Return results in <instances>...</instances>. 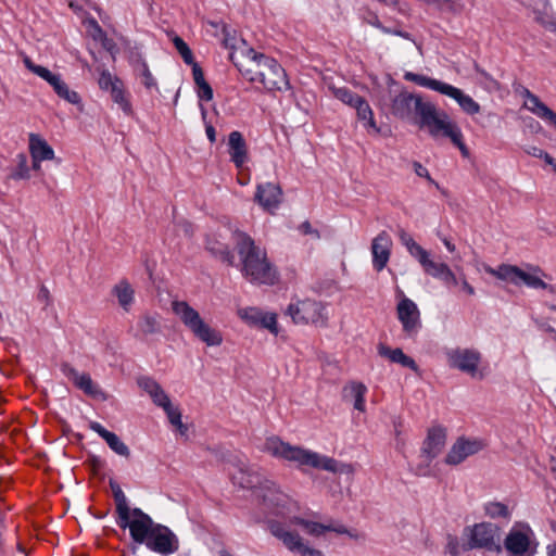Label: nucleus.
Wrapping results in <instances>:
<instances>
[{
	"instance_id": "nucleus-4",
	"label": "nucleus",
	"mask_w": 556,
	"mask_h": 556,
	"mask_svg": "<svg viewBox=\"0 0 556 556\" xmlns=\"http://www.w3.org/2000/svg\"><path fill=\"white\" fill-rule=\"evenodd\" d=\"M235 484L242 489L254 490L258 500L268 508L274 509L283 505V494L277 490L275 482L265 479L258 472L249 467H239L231 476Z\"/></svg>"
},
{
	"instance_id": "nucleus-62",
	"label": "nucleus",
	"mask_w": 556,
	"mask_h": 556,
	"mask_svg": "<svg viewBox=\"0 0 556 556\" xmlns=\"http://www.w3.org/2000/svg\"><path fill=\"white\" fill-rule=\"evenodd\" d=\"M476 72L486 81L491 84L493 88H498L500 84L495 80L486 71L481 68L478 64L475 65Z\"/></svg>"
},
{
	"instance_id": "nucleus-24",
	"label": "nucleus",
	"mask_w": 556,
	"mask_h": 556,
	"mask_svg": "<svg viewBox=\"0 0 556 556\" xmlns=\"http://www.w3.org/2000/svg\"><path fill=\"white\" fill-rule=\"evenodd\" d=\"M292 523L302 527L307 531L308 534L319 536L327 531L336 532L338 534H349L352 536L348 528L341 523L337 525H324L320 522L309 521L301 517H294L291 520Z\"/></svg>"
},
{
	"instance_id": "nucleus-30",
	"label": "nucleus",
	"mask_w": 556,
	"mask_h": 556,
	"mask_svg": "<svg viewBox=\"0 0 556 556\" xmlns=\"http://www.w3.org/2000/svg\"><path fill=\"white\" fill-rule=\"evenodd\" d=\"M367 392V388L362 382H351L350 384L343 388V399L344 400H354V408L364 412L365 410V394Z\"/></svg>"
},
{
	"instance_id": "nucleus-27",
	"label": "nucleus",
	"mask_w": 556,
	"mask_h": 556,
	"mask_svg": "<svg viewBox=\"0 0 556 556\" xmlns=\"http://www.w3.org/2000/svg\"><path fill=\"white\" fill-rule=\"evenodd\" d=\"M421 266L427 275L442 280L446 286L458 285L457 277L445 263H437L428 257Z\"/></svg>"
},
{
	"instance_id": "nucleus-64",
	"label": "nucleus",
	"mask_w": 556,
	"mask_h": 556,
	"mask_svg": "<svg viewBox=\"0 0 556 556\" xmlns=\"http://www.w3.org/2000/svg\"><path fill=\"white\" fill-rule=\"evenodd\" d=\"M541 104H542V101L540 100V98L538 96L533 94L532 92H528V103L526 104L528 110H530L531 112H534Z\"/></svg>"
},
{
	"instance_id": "nucleus-58",
	"label": "nucleus",
	"mask_w": 556,
	"mask_h": 556,
	"mask_svg": "<svg viewBox=\"0 0 556 556\" xmlns=\"http://www.w3.org/2000/svg\"><path fill=\"white\" fill-rule=\"evenodd\" d=\"M163 409L166 413L167 418L173 426L180 424L181 413L178 407H174L173 404L170 403L167 408H163Z\"/></svg>"
},
{
	"instance_id": "nucleus-23",
	"label": "nucleus",
	"mask_w": 556,
	"mask_h": 556,
	"mask_svg": "<svg viewBox=\"0 0 556 556\" xmlns=\"http://www.w3.org/2000/svg\"><path fill=\"white\" fill-rule=\"evenodd\" d=\"M269 530L274 536L282 541L288 549L301 555V551L305 544L299 533L286 530L281 522L275 520L269 522Z\"/></svg>"
},
{
	"instance_id": "nucleus-50",
	"label": "nucleus",
	"mask_w": 556,
	"mask_h": 556,
	"mask_svg": "<svg viewBox=\"0 0 556 556\" xmlns=\"http://www.w3.org/2000/svg\"><path fill=\"white\" fill-rule=\"evenodd\" d=\"M446 541L445 552L451 556H459L460 552H464L456 535L447 534Z\"/></svg>"
},
{
	"instance_id": "nucleus-33",
	"label": "nucleus",
	"mask_w": 556,
	"mask_h": 556,
	"mask_svg": "<svg viewBox=\"0 0 556 556\" xmlns=\"http://www.w3.org/2000/svg\"><path fill=\"white\" fill-rule=\"evenodd\" d=\"M356 114L357 118L364 123V127L366 129L371 130L375 134L380 132V128L377 126L376 121L374 119L372 110L366 99L358 100Z\"/></svg>"
},
{
	"instance_id": "nucleus-22",
	"label": "nucleus",
	"mask_w": 556,
	"mask_h": 556,
	"mask_svg": "<svg viewBox=\"0 0 556 556\" xmlns=\"http://www.w3.org/2000/svg\"><path fill=\"white\" fill-rule=\"evenodd\" d=\"M228 153L237 168H241L248 161V146L243 135L233 130L228 136Z\"/></svg>"
},
{
	"instance_id": "nucleus-14",
	"label": "nucleus",
	"mask_w": 556,
	"mask_h": 556,
	"mask_svg": "<svg viewBox=\"0 0 556 556\" xmlns=\"http://www.w3.org/2000/svg\"><path fill=\"white\" fill-rule=\"evenodd\" d=\"M397 318L407 337H415L421 328L420 312L414 301L404 296L396 306Z\"/></svg>"
},
{
	"instance_id": "nucleus-2",
	"label": "nucleus",
	"mask_w": 556,
	"mask_h": 556,
	"mask_svg": "<svg viewBox=\"0 0 556 556\" xmlns=\"http://www.w3.org/2000/svg\"><path fill=\"white\" fill-rule=\"evenodd\" d=\"M391 114L396 118L417 125L420 129L427 128L429 135L443 119L435 104L419 93L403 89L391 100Z\"/></svg>"
},
{
	"instance_id": "nucleus-1",
	"label": "nucleus",
	"mask_w": 556,
	"mask_h": 556,
	"mask_svg": "<svg viewBox=\"0 0 556 556\" xmlns=\"http://www.w3.org/2000/svg\"><path fill=\"white\" fill-rule=\"evenodd\" d=\"M236 250L241 260V273L253 283L273 286L278 277L277 271L267 260L266 252L255 244L248 233L236 230L233 232Z\"/></svg>"
},
{
	"instance_id": "nucleus-35",
	"label": "nucleus",
	"mask_w": 556,
	"mask_h": 556,
	"mask_svg": "<svg viewBox=\"0 0 556 556\" xmlns=\"http://www.w3.org/2000/svg\"><path fill=\"white\" fill-rule=\"evenodd\" d=\"M229 59L244 78H247L251 83H260L258 72L256 71V67L252 65V63L245 64L244 62H241L239 60V55L236 52H231L229 54Z\"/></svg>"
},
{
	"instance_id": "nucleus-61",
	"label": "nucleus",
	"mask_w": 556,
	"mask_h": 556,
	"mask_svg": "<svg viewBox=\"0 0 556 556\" xmlns=\"http://www.w3.org/2000/svg\"><path fill=\"white\" fill-rule=\"evenodd\" d=\"M190 65L192 66V76H193L194 84L198 85L199 83L204 81L205 80L204 73H203V70L201 68V66L197 62H193Z\"/></svg>"
},
{
	"instance_id": "nucleus-60",
	"label": "nucleus",
	"mask_w": 556,
	"mask_h": 556,
	"mask_svg": "<svg viewBox=\"0 0 556 556\" xmlns=\"http://www.w3.org/2000/svg\"><path fill=\"white\" fill-rule=\"evenodd\" d=\"M399 238L401 243L405 245L407 250L410 249L416 243L414 238L403 228L399 230Z\"/></svg>"
},
{
	"instance_id": "nucleus-52",
	"label": "nucleus",
	"mask_w": 556,
	"mask_h": 556,
	"mask_svg": "<svg viewBox=\"0 0 556 556\" xmlns=\"http://www.w3.org/2000/svg\"><path fill=\"white\" fill-rule=\"evenodd\" d=\"M195 86L200 101H211L213 99V88L206 80L199 83Z\"/></svg>"
},
{
	"instance_id": "nucleus-38",
	"label": "nucleus",
	"mask_w": 556,
	"mask_h": 556,
	"mask_svg": "<svg viewBox=\"0 0 556 556\" xmlns=\"http://www.w3.org/2000/svg\"><path fill=\"white\" fill-rule=\"evenodd\" d=\"M534 21L545 29L556 34V20L548 13V11H541L540 9H532Z\"/></svg>"
},
{
	"instance_id": "nucleus-32",
	"label": "nucleus",
	"mask_w": 556,
	"mask_h": 556,
	"mask_svg": "<svg viewBox=\"0 0 556 556\" xmlns=\"http://www.w3.org/2000/svg\"><path fill=\"white\" fill-rule=\"evenodd\" d=\"M114 103L118 104L122 111L127 114H132L131 103L129 102L128 94L125 91L124 84L121 79L115 80V86L109 91Z\"/></svg>"
},
{
	"instance_id": "nucleus-16",
	"label": "nucleus",
	"mask_w": 556,
	"mask_h": 556,
	"mask_svg": "<svg viewBox=\"0 0 556 556\" xmlns=\"http://www.w3.org/2000/svg\"><path fill=\"white\" fill-rule=\"evenodd\" d=\"M61 371L74 383L76 388L81 390L86 395L93 399L106 400L105 393L97 383L92 381L89 374H79L68 363H63L61 365Z\"/></svg>"
},
{
	"instance_id": "nucleus-48",
	"label": "nucleus",
	"mask_w": 556,
	"mask_h": 556,
	"mask_svg": "<svg viewBox=\"0 0 556 556\" xmlns=\"http://www.w3.org/2000/svg\"><path fill=\"white\" fill-rule=\"evenodd\" d=\"M119 79L116 76H112L108 70H103L100 74L98 84L101 90L111 91L113 86H115V80Z\"/></svg>"
},
{
	"instance_id": "nucleus-59",
	"label": "nucleus",
	"mask_w": 556,
	"mask_h": 556,
	"mask_svg": "<svg viewBox=\"0 0 556 556\" xmlns=\"http://www.w3.org/2000/svg\"><path fill=\"white\" fill-rule=\"evenodd\" d=\"M525 151L531 156L543 159L546 163L552 161V155L538 147H528Z\"/></svg>"
},
{
	"instance_id": "nucleus-19",
	"label": "nucleus",
	"mask_w": 556,
	"mask_h": 556,
	"mask_svg": "<svg viewBox=\"0 0 556 556\" xmlns=\"http://www.w3.org/2000/svg\"><path fill=\"white\" fill-rule=\"evenodd\" d=\"M282 200V189L279 184L266 182L256 187L255 201L266 211L278 208Z\"/></svg>"
},
{
	"instance_id": "nucleus-10",
	"label": "nucleus",
	"mask_w": 556,
	"mask_h": 556,
	"mask_svg": "<svg viewBox=\"0 0 556 556\" xmlns=\"http://www.w3.org/2000/svg\"><path fill=\"white\" fill-rule=\"evenodd\" d=\"M325 307L321 302L315 300H303L298 303H291L288 306V314L295 324H314L325 326L327 317L324 313Z\"/></svg>"
},
{
	"instance_id": "nucleus-13",
	"label": "nucleus",
	"mask_w": 556,
	"mask_h": 556,
	"mask_svg": "<svg viewBox=\"0 0 556 556\" xmlns=\"http://www.w3.org/2000/svg\"><path fill=\"white\" fill-rule=\"evenodd\" d=\"M144 544L149 549L164 556L174 554L179 548L176 534L168 527L161 523H156Z\"/></svg>"
},
{
	"instance_id": "nucleus-45",
	"label": "nucleus",
	"mask_w": 556,
	"mask_h": 556,
	"mask_svg": "<svg viewBox=\"0 0 556 556\" xmlns=\"http://www.w3.org/2000/svg\"><path fill=\"white\" fill-rule=\"evenodd\" d=\"M135 72L142 77V84L147 89H157L156 80L150 72L147 63H141V66L137 67Z\"/></svg>"
},
{
	"instance_id": "nucleus-49",
	"label": "nucleus",
	"mask_w": 556,
	"mask_h": 556,
	"mask_svg": "<svg viewBox=\"0 0 556 556\" xmlns=\"http://www.w3.org/2000/svg\"><path fill=\"white\" fill-rule=\"evenodd\" d=\"M93 24L97 28V31L100 33V41H101L102 48L105 49L111 54H114V52L117 50L116 43L114 42V40L106 36V33L99 26V24L97 22H93Z\"/></svg>"
},
{
	"instance_id": "nucleus-53",
	"label": "nucleus",
	"mask_w": 556,
	"mask_h": 556,
	"mask_svg": "<svg viewBox=\"0 0 556 556\" xmlns=\"http://www.w3.org/2000/svg\"><path fill=\"white\" fill-rule=\"evenodd\" d=\"M137 382H138V386L143 391L149 393V395H151L153 392L159 390V387H160V384L154 379H152L150 377H146V376L138 378Z\"/></svg>"
},
{
	"instance_id": "nucleus-31",
	"label": "nucleus",
	"mask_w": 556,
	"mask_h": 556,
	"mask_svg": "<svg viewBox=\"0 0 556 556\" xmlns=\"http://www.w3.org/2000/svg\"><path fill=\"white\" fill-rule=\"evenodd\" d=\"M112 294L117 298L118 304L124 311L128 312L130 309L135 299V290L126 279L121 280L113 287Z\"/></svg>"
},
{
	"instance_id": "nucleus-15",
	"label": "nucleus",
	"mask_w": 556,
	"mask_h": 556,
	"mask_svg": "<svg viewBox=\"0 0 556 556\" xmlns=\"http://www.w3.org/2000/svg\"><path fill=\"white\" fill-rule=\"evenodd\" d=\"M485 444L479 439H467L459 437L450 448L444 462L447 465L456 466L467 457L475 455L484 448Z\"/></svg>"
},
{
	"instance_id": "nucleus-26",
	"label": "nucleus",
	"mask_w": 556,
	"mask_h": 556,
	"mask_svg": "<svg viewBox=\"0 0 556 556\" xmlns=\"http://www.w3.org/2000/svg\"><path fill=\"white\" fill-rule=\"evenodd\" d=\"M378 354L381 357H386L390 359L392 363H396L402 365L403 367L412 369L414 372L419 374L420 369L417 363L408 355H406L402 349H391L390 346L379 343L378 346Z\"/></svg>"
},
{
	"instance_id": "nucleus-3",
	"label": "nucleus",
	"mask_w": 556,
	"mask_h": 556,
	"mask_svg": "<svg viewBox=\"0 0 556 556\" xmlns=\"http://www.w3.org/2000/svg\"><path fill=\"white\" fill-rule=\"evenodd\" d=\"M266 450L274 456L281 457L289 462H294L299 466H309L316 469H324L333 473L352 476L354 468L350 464L341 463L334 458L320 456L300 446H293L281 441L277 437L267 439Z\"/></svg>"
},
{
	"instance_id": "nucleus-34",
	"label": "nucleus",
	"mask_w": 556,
	"mask_h": 556,
	"mask_svg": "<svg viewBox=\"0 0 556 556\" xmlns=\"http://www.w3.org/2000/svg\"><path fill=\"white\" fill-rule=\"evenodd\" d=\"M404 79L407 81H413L421 87H426L431 90L438 91L440 93L445 85V83H443L441 80H438V79H434V78H431V77H428V76H425L421 74L412 73V72H406L404 75Z\"/></svg>"
},
{
	"instance_id": "nucleus-41",
	"label": "nucleus",
	"mask_w": 556,
	"mask_h": 556,
	"mask_svg": "<svg viewBox=\"0 0 556 556\" xmlns=\"http://www.w3.org/2000/svg\"><path fill=\"white\" fill-rule=\"evenodd\" d=\"M9 178L14 180L20 179H28L29 178V168L27 165V157L25 154L21 153L17 155V165L9 175Z\"/></svg>"
},
{
	"instance_id": "nucleus-12",
	"label": "nucleus",
	"mask_w": 556,
	"mask_h": 556,
	"mask_svg": "<svg viewBox=\"0 0 556 556\" xmlns=\"http://www.w3.org/2000/svg\"><path fill=\"white\" fill-rule=\"evenodd\" d=\"M491 273L498 279L509 281L514 285H519V281H522L529 288L546 289L551 293L556 292V287L547 285L539 276L527 273L514 265L503 264L497 270H491Z\"/></svg>"
},
{
	"instance_id": "nucleus-21",
	"label": "nucleus",
	"mask_w": 556,
	"mask_h": 556,
	"mask_svg": "<svg viewBox=\"0 0 556 556\" xmlns=\"http://www.w3.org/2000/svg\"><path fill=\"white\" fill-rule=\"evenodd\" d=\"M270 63L273 64V68L266 73L264 79L260 80L265 90L271 92L290 89L291 87L285 68L278 62Z\"/></svg>"
},
{
	"instance_id": "nucleus-47",
	"label": "nucleus",
	"mask_w": 556,
	"mask_h": 556,
	"mask_svg": "<svg viewBox=\"0 0 556 556\" xmlns=\"http://www.w3.org/2000/svg\"><path fill=\"white\" fill-rule=\"evenodd\" d=\"M258 328L268 329L271 333H278L276 314L263 313Z\"/></svg>"
},
{
	"instance_id": "nucleus-37",
	"label": "nucleus",
	"mask_w": 556,
	"mask_h": 556,
	"mask_svg": "<svg viewBox=\"0 0 556 556\" xmlns=\"http://www.w3.org/2000/svg\"><path fill=\"white\" fill-rule=\"evenodd\" d=\"M104 441L110 446V448L117 455L124 456L126 458L130 456V451L128 446L114 432H110L104 439Z\"/></svg>"
},
{
	"instance_id": "nucleus-40",
	"label": "nucleus",
	"mask_w": 556,
	"mask_h": 556,
	"mask_svg": "<svg viewBox=\"0 0 556 556\" xmlns=\"http://www.w3.org/2000/svg\"><path fill=\"white\" fill-rule=\"evenodd\" d=\"M138 330L144 337L149 334H154L160 331V324L154 317L150 315H144L138 321Z\"/></svg>"
},
{
	"instance_id": "nucleus-5",
	"label": "nucleus",
	"mask_w": 556,
	"mask_h": 556,
	"mask_svg": "<svg viewBox=\"0 0 556 556\" xmlns=\"http://www.w3.org/2000/svg\"><path fill=\"white\" fill-rule=\"evenodd\" d=\"M172 309L197 339L208 346L222 344V333L206 324L200 314L186 301H173Z\"/></svg>"
},
{
	"instance_id": "nucleus-6",
	"label": "nucleus",
	"mask_w": 556,
	"mask_h": 556,
	"mask_svg": "<svg viewBox=\"0 0 556 556\" xmlns=\"http://www.w3.org/2000/svg\"><path fill=\"white\" fill-rule=\"evenodd\" d=\"M463 536L467 538L462 543L464 552L471 549H485L496 554L503 552L501 528L495 523L483 521L473 526H467L463 530Z\"/></svg>"
},
{
	"instance_id": "nucleus-51",
	"label": "nucleus",
	"mask_w": 556,
	"mask_h": 556,
	"mask_svg": "<svg viewBox=\"0 0 556 556\" xmlns=\"http://www.w3.org/2000/svg\"><path fill=\"white\" fill-rule=\"evenodd\" d=\"M150 396L153 403L162 408H167L172 403L168 395L165 393L161 386L159 387V390L153 392Z\"/></svg>"
},
{
	"instance_id": "nucleus-25",
	"label": "nucleus",
	"mask_w": 556,
	"mask_h": 556,
	"mask_svg": "<svg viewBox=\"0 0 556 556\" xmlns=\"http://www.w3.org/2000/svg\"><path fill=\"white\" fill-rule=\"evenodd\" d=\"M441 93L454 99L468 115H475L480 112L479 103L459 88L445 83Z\"/></svg>"
},
{
	"instance_id": "nucleus-43",
	"label": "nucleus",
	"mask_w": 556,
	"mask_h": 556,
	"mask_svg": "<svg viewBox=\"0 0 556 556\" xmlns=\"http://www.w3.org/2000/svg\"><path fill=\"white\" fill-rule=\"evenodd\" d=\"M239 314L250 326L258 327L263 312L256 307H248L240 311Z\"/></svg>"
},
{
	"instance_id": "nucleus-18",
	"label": "nucleus",
	"mask_w": 556,
	"mask_h": 556,
	"mask_svg": "<svg viewBox=\"0 0 556 556\" xmlns=\"http://www.w3.org/2000/svg\"><path fill=\"white\" fill-rule=\"evenodd\" d=\"M443 119L437 124V127L431 130L430 136L437 138L442 135L450 138L452 143L456 146L464 157L469 156V150L463 140V132L460 128L450 119V116L442 112Z\"/></svg>"
},
{
	"instance_id": "nucleus-28",
	"label": "nucleus",
	"mask_w": 556,
	"mask_h": 556,
	"mask_svg": "<svg viewBox=\"0 0 556 556\" xmlns=\"http://www.w3.org/2000/svg\"><path fill=\"white\" fill-rule=\"evenodd\" d=\"M205 250L215 258L220 260L228 266L235 265V255L226 243L218 241L215 237L207 236L204 242Z\"/></svg>"
},
{
	"instance_id": "nucleus-44",
	"label": "nucleus",
	"mask_w": 556,
	"mask_h": 556,
	"mask_svg": "<svg viewBox=\"0 0 556 556\" xmlns=\"http://www.w3.org/2000/svg\"><path fill=\"white\" fill-rule=\"evenodd\" d=\"M269 62H277L275 59L265 55L264 53L262 55H258V59L252 63L256 67V71L258 72L260 80L264 79L266 76V73L269 72L273 68V64Z\"/></svg>"
},
{
	"instance_id": "nucleus-17",
	"label": "nucleus",
	"mask_w": 556,
	"mask_h": 556,
	"mask_svg": "<svg viewBox=\"0 0 556 556\" xmlns=\"http://www.w3.org/2000/svg\"><path fill=\"white\" fill-rule=\"evenodd\" d=\"M447 359L451 367L473 377L477 374L481 355L475 350L455 349L447 352Z\"/></svg>"
},
{
	"instance_id": "nucleus-42",
	"label": "nucleus",
	"mask_w": 556,
	"mask_h": 556,
	"mask_svg": "<svg viewBox=\"0 0 556 556\" xmlns=\"http://www.w3.org/2000/svg\"><path fill=\"white\" fill-rule=\"evenodd\" d=\"M173 43L186 64L189 65L195 62L191 49L182 38L175 36L173 38Z\"/></svg>"
},
{
	"instance_id": "nucleus-29",
	"label": "nucleus",
	"mask_w": 556,
	"mask_h": 556,
	"mask_svg": "<svg viewBox=\"0 0 556 556\" xmlns=\"http://www.w3.org/2000/svg\"><path fill=\"white\" fill-rule=\"evenodd\" d=\"M29 152L34 161L54 159V151L38 134H29Z\"/></svg>"
},
{
	"instance_id": "nucleus-36",
	"label": "nucleus",
	"mask_w": 556,
	"mask_h": 556,
	"mask_svg": "<svg viewBox=\"0 0 556 556\" xmlns=\"http://www.w3.org/2000/svg\"><path fill=\"white\" fill-rule=\"evenodd\" d=\"M484 513L492 519L496 518H510L508 506L501 502H488L484 504Z\"/></svg>"
},
{
	"instance_id": "nucleus-8",
	"label": "nucleus",
	"mask_w": 556,
	"mask_h": 556,
	"mask_svg": "<svg viewBox=\"0 0 556 556\" xmlns=\"http://www.w3.org/2000/svg\"><path fill=\"white\" fill-rule=\"evenodd\" d=\"M116 525L123 530L128 528L136 544H144L156 526L153 519L138 507L132 508L131 515H126V523L125 520L116 519Z\"/></svg>"
},
{
	"instance_id": "nucleus-39",
	"label": "nucleus",
	"mask_w": 556,
	"mask_h": 556,
	"mask_svg": "<svg viewBox=\"0 0 556 556\" xmlns=\"http://www.w3.org/2000/svg\"><path fill=\"white\" fill-rule=\"evenodd\" d=\"M113 497H114L116 514H117L116 519L126 521V515H131L132 508L129 507L125 493L123 491L115 492V495H113Z\"/></svg>"
},
{
	"instance_id": "nucleus-11",
	"label": "nucleus",
	"mask_w": 556,
	"mask_h": 556,
	"mask_svg": "<svg viewBox=\"0 0 556 556\" xmlns=\"http://www.w3.org/2000/svg\"><path fill=\"white\" fill-rule=\"evenodd\" d=\"M24 64L27 70H29L31 73L41 77L49 85H51L53 90L60 98L64 99L71 104L80 103V96L76 91L70 90L68 86L65 81L62 80L59 74H53L47 67L35 64L29 58L24 59Z\"/></svg>"
},
{
	"instance_id": "nucleus-55",
	"label": "nucleus",
	"mask_w": 556,
	"mask_h": 556,
	"mask_svg": "<svg viewBox=\"0 0 556 556\" xmlns=\"http://www.w3.org/2000/svg\"><path fill=\"white\" fill-rule=\"evenodd\" d=\"M239 55V60L241 62L242 59H245L247 64L253 63L258 59V55H262L263 53L256 52L253 48L244 46L240 51H235Z\"/></svg>"
},
{
	"instance_id": "nucleus-20",
	"label": "nucleus",
	"mask_w": 556,
	"mask_h": 556,
	"mask_svg": "<svg viewBox=\"0 0 556 556\" xmlns=\"http://www.w3.org/2000/svg\"><path fill=\"white\" fill-rule=\"evenodd\" d=\"M392 240L387 231H381L371 242L372 266L381 271L388 264L391 255Z\"/></svg>"
},
{
	"instance_id": "nucleus-9",
	"label": "nucleus",
	"mask_w": 556,
	"mask_h": 556,
	"mask_svg": "<svg viewBox=\"0 0 556 556\" xmlns=\"http://www.w3.org/2000/svg\"><path fill=\"white\" fill-rule=\"evenodd\" d=\"M447 431L441 425L432 426L428 429L427 437L421 447V456L426 458L425 465H419L416 473L426 476L431 462L439 456L446 443Z\"/></svg>"
},
{
	"instance_id": "nucleus-46",
	"label": "nucleus",
	"mask_w": 556,
	"mask_h": 556,
	"mask_svg": "<svg viewBox=\"0 0 556 556\" xmlns=\"http://www.w3.org/2000/svg\"><path fill=\"white\" fill-rule=\"evenodd\" d=\"M331 90L334 98H337L344 104L350 103V101H356L358 99V94L349 89L348 87H332Z\"/></svg>"
},
{
	"instance_id": "nucleus-56",
	"label": "nucleus",
	"mask_w": 556,
	"mask_h": 556,
	"mask_svg": "<svg viewBox=\"0 0 556 556\" xmlns=\"http://www.w3.org/2000/svg\"><path fill=\"white\" fill-rule=\"evenodd\" d=\"M412 256L418 260L420 265H422L427 258L429 257L428 251H426L421 245H419L417 242L407 250Z\"/></svg>"
},
{
	"instance_id": "nucleus-7",
	"label": "nucleus",
	"mask_w": 556,
	"mask_h": 556,
	"mask_svg": "<svg viewBox=\"0 0 556 556\" xmlns=\"http://www.w3.org/2000/svg\"><path fill=\"white\" fill-rule=\"evenodd\" d=\"M508 556H534L538 542L534 532L527 522H516L502 544Z\"/></svg>"
},
{
	"instance_id": "nucleus-57",
	"label": "nucleus",
	"mask_w": 556,
	"mask_h": 556,
	"mask_svg": "<svg viewBox=\"0 0 556 556\" xmlns=\"http://www.w3.org/2000/svg\"><path fill=\"white\" fill-rule=\"evenodd\" d=\"M128 60L134 70L141 66V63H147L142 56V53L137 47L129 50Z\"/></svg>"
},
{
	"instance_id": "nucleus-63",
	"label": "nucleus",
	"mask_w": 556,
	"mask_h": 556,
	"mask_svg": "<svg viewBox=\"0 0 556 556\" xmlns=\"http://www.w3.org/2000/svg\"><path fill=\"white\" fill-rule=\"evenodd\" d=\"M413 166L417 176L427 178L430 182L435 184L434 180H432L430 177L428 169L424 165H421L419 162H414Z\"/></svg>"
},
{
	"instance_id": "nucleus-54",
	"label": "nucleus",
	"mask_w": 556,
	"mask_h": 556,
	"mask_svg": "<svg viewBox=\"0 0 556 556\" xmlns=\"http://www.w3.org/2000/svg\"><path fill=\"white\" fill-rule=\"evenodd\" d=\"M541 118L547 119L556 127V113L552 111L546 104L542 102L541 105L533 112Z\"/></svg>"
}]
</instances>
